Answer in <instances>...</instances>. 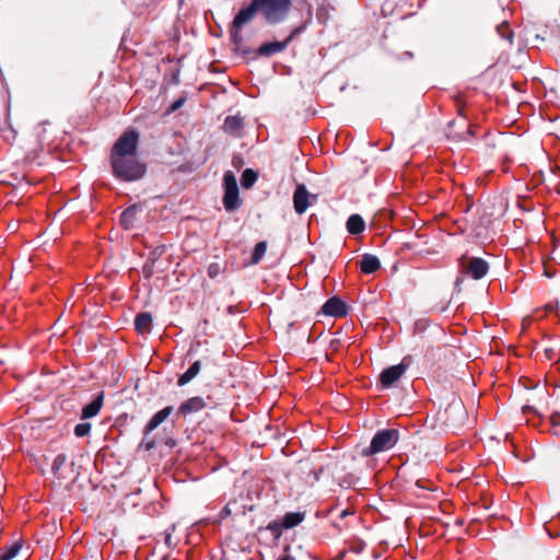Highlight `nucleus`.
I'll return each instance as SVG.
<instances>
[{
	"instance_id": "4468645a",
	"label": "nucleus",
	"mask_w": 560,
	"mask_h": 560,
	"mask_svg": "<svg viewBox=\"0 0 560 560\" xmlns=\"http://www.w3.org/2000/svg\"><path fill=\"white\" fill-rule=\"evenodd\" d=\"M173 412V407L167 406L162 410L158 411L147 423L144 428V433L149 434L153 430H155L162 422H164L167 417Z\"/></svg>"
},
{
	"instance_id": "f3484780",
	"label": "nucleus",
	"mask_w": 560,
	"mask_h": 560,
	"mask_svg": "<svg viewBox=\"0 0 560 560\" xmlns=\"http://www.w3.org/2000/svg\"><path fill=\"white\" fill-rule=\"evenodd\" d=\"M243 128V119L240 116H228L223 124V129L225 132L238 137L241 136V130Z\"/></svg>"
},
{
	"instance_id": "473e14b6",
	"label": "nucleus",
	"mask_w": 560,
	"mask_h": 560,
	"mask_svg": "<svg viewBox=\"0 0 560 560\" xmlns=\"http://www.w3.org/2000/svg\"><path fill=\"white\" fill-rule=\"evenodd\" d=\"M221 272V267L219 264L217 262H213V264H210L209 267H208V276L210 278H215L220 275Z\"/></svg>"
},
{
	"instance_id": "e433bc0d",
	"label": "nucleus",
	"mask_w": 560,
	"mask_h": 560,
	"mask_svg": "<svg viewBox=\"0 0 560 560\" xmlns=\"http://www.w3.org/2000/svg\"><path fill=\"white\" fill-rule=\"evenodd\" d=\"M550 421L553 427L560 425V412H553L550 416Z\"/></svg>"
},
{
	"instance_id": "412c9836",
	"label": "nucleus",
	"mask_w": 560,
	"mask_h": 560,
	"mask_svg": "<svg viewBox=\"0 0 560 560\" xmlns=\"http://www.w3.org/2000/svg\"><path fill=\"white\" fill-rule=\"evenodd\" d=\"M305 514L301 512H288L281 518L282 527L285 529L293 528L304 521Z\"/></svg>"
},
{
	"instance_id": "39448f33",
	"label": "nucleus",
	"mask_w": 560,
	"mask_h": 560,
	"mask_svg": "<svg viewBox=\"0 0 560 560\" xmlns=\"http://www.w3.org/2000/svg\"><path fill=\"white\" fill-rule=\"evenodd\" d=\"M223 206L226 211H234L240 207L238 187L233 172L228 171L223 175Z\"/></svg>"
},
{
	"instance_id": "a19ab883",
	"label": "nucleus",
	"mask_w": 560,
	"mask_h": 560,
	"mask_svg": "<svg viewBox=\"0 0 560 560\" xmlns=\"http://www.w3.org/2000/svg\"><path fill=\"white\" fill-rule=\"evenodd\" d=\"M349 514H351V512L349 510H343L341 513H340V518H345L347 517Z\"/></svg>"
},
{
	"instance_id": "cd10ccee",
	"label": "nucleus",
	"mask_w": 560,
	"mask_h": 560,
	"mask_svg": "<svg viewBox=\"0 0 560 560\" xmlns=\"http://www.w3.org/2000/svg\"><path fill=\"white\" fill-rule=\"evenodd\" d=\"M91 431V424L89 422H82L74 427V434L78 438L88 435Z\"/></svg>"
},
{
	"instance_id": "9b49d317",
	"label": "nucleus",
	"mask_w": 560,
	"mask_h": 560,
	"mask_svg": "<svg viewBox=\"0 0 560 560\" xmlns=\"http://www.w3.org/2000/svg\"><path fill=\"white\" fill-rule=\"evenodd\" d=\"M207 406L205 399L200 396H195L185 400L177 409V415L188 416L201 411Z\"/></svg>"
},
{
	"instance_id": "bb28decb",
	"label": "nucleus",
	"mask_w": 560,
	"mask_h": 560,
	"mask_svg": "<svg viewBox=\"0 0 560 560\" xmlns=\"http://www.w3.org/2000/svg\"><path fill=\"white\" fill-rule=\"evenodd\" d=\"M67 460V456L66 454H58L54 462H52V465H51V471L54 472L55 476L58 475L59 470L61 469V467L65 465Z\"/></svg>"
},
{
	"instance_id": "7c9ffc66",
	"label": "nucleus",
	"mask_w": 560,
	"mask_h": 560,
	"mask_svg": "<svg viewBox=\"0 0 560 560\" xmlns=\"http://www.w3.org/2000/svg\"><path fill=\"white\" fill-rule=\"evenodd\" d=\"M142 272L144 278L150 279L154 273V264L147 260L142 267Z\"/></svg>"
},
{
	"instance_id": "393cba45",
	"label": "nucleus",
	"mask_w": 560,
	"mask_h": 560,
	"mask_svg": "<svg viewBox=\"0 0 560 560\" xmlns=\"http://www.w3.org/2000/svg\"><path fill=\"white\" fill-rule=\"evenodd\" d=\"M21 548L22 544L20 541L12 544L4 553H0V560H12Z\"/></svg>"
},
{
	"instance_id": "72a5a7b5",
	"label": "nucleus",
	"mask_w": 560,
	"mask_h": 560,
	"mask_svg": "<svg viewBox=\"0 0 560 560\" xmlns=\"http://www.w3.org/2000/svg\"><path fill=\"white\" fill-rule=\"evenodd\" d=\"M429 325V322L427 319H419L415 323V332L420 334L423 332Z\"/></svg>"
},
{
	"instance_id": "4c0bfd02",
	"label": "nucleus",
	"mask_w": 560,
	"mask_h": 560,
	"mask_svg": "<svg viewBox=\"0 0 560 560\" xmlns=\"http://www.w3.org/2000/svg\"><path fill=\"white\" fill-rule=\"evenodd\" d=\"M231 513H232V511H231V509H230L229 504H226V505L222 509V511L220 512V516H221L222 518H225V517H228L229 515H231Z\"/></svg>"
},
{
	"instance_id": "20e7f679",
	"label": "nucleus",
	"mask_w": 560,
	"mask_h": 560,
	"mask_svg": "<svg viewBox=\"0 0 560 560\" xmlns=\"http://www.w3.org/2000/svg\"><path fill=\"white\" fill-rule=\"evenodd\" d=\"M139 133L135 130L124 132L115 142L110 159L137 154Z\"/></svg>"
},
{
	"instance_id": "4be33fe9",
	"label": "nucleus",
	"mask_w": 560,
	"mask_h": 560,
	"mask_svg": "<svg viewBox=\"0 0 560 560\" xmlns=\"http://www.w3.org/2000/svg\"><path fill=\"white\" fill-rule=\"evenodd\" d=\"M257 180V174L252 168H246L241 177V184L244 188H250Z\"/></svg>"
},
{
	"instance_id": "423d86ee",
	"label": "nucleus",
	"mask_w": 560,
	"mask_h": 560,
	"mask_svg": "<svg viewBox=\"0 0 560 560\" xmlns=\"http://www.w3.org/2000/svg\"><path fill=\"white\" fill-rule=\"evenodd\" d=\"M410 358L406 357L401 360V362L397 365L389 366L385 369L380 374V382L383 387L388 388L390 387L395 382H397L404 373L407 371L409 366Z\"/></svg>"
},
{
	"instance_id": "6e6552de",
	"label": "nucleus",
	"mask_w": 560,
	"mask_h": 560,
	"mask_svg": "<svg viewBox=\"0 0 560 560\" xmlns=\"http://www.w3.org/2000/svg\"><path fill=\"white\" fill-rule=\"evenodd\" d=\"M257 13H260L258 0H252L247 7L242 8L234 16L232 22L233 28H242L245 24L250 22Z\"/></svg>"
},
{
	"instance_id": "79ce46f5",
	"label": "nucleus",
	"mask_w": 560,
	"mask_h": 560,
	"mask_svg": "<svg viewBox=\"0 0 560 560\" xmlns=\"http://www.w3.org/2000/svg\"><path fill=\"white\" fill-rule=\"evenodd\" d=\"M279 560H295L294 557L290 556V555H284L283 557H281Z\"/></svg>"
},
{
	"instance_id": "f704fd0d",
	"label": "nucleus",
	"mask_w": 560,
	"mask_h": 560,
	"mask_svg": "<svg viewBox=\"0 0 560 560\" xmlns=\"http://www.w3.org/2000/svg\"><path fill=\"white\" fill-rule=\"evenodd\" d=\"M186 102V98L185 97H179L178 100H176L171 106H170V112H176Z\"/></svg>"
},
{
	"instance_id": "9d476101",
	"label": "nucleus",
	"mask_w": 560,
	"mask_h": 560,
	"mask_svg": "<svg viewBox=\"0 0 560 560\" xmlns=\"http://www.w3.org/2000/svg\"><path fill=\"white\" fill-rule=\"evenodd\" d=\"M323 313L332 317H343L347 315V304L339 298L332 296L323 305Z\"/></svg>"
},
{
	"instance_id": "c756f323",
	"label": "nucleus",
	"mask_w": 560,
	"mask_h": 560,
	"mask_svg": "<svg viewBox=\"0 0 560 560\" xmlns=\"http://www.w3.org/2000/svg\"><path fill=\"white\" fill-rule=\"evenodd\" d=\"M305 28H306L305 23L293 28L292 32L290 33V35L285 38V42L288 43V45L293 40V38L295 36L303 33L305 31Z\"/></svg>"
},
{
	"instance_id": "b1692460",
	"label": "nucleus",
	"mask_w": 560,
	"mask_h": 560,
	"mask_svg": "<svg viewBox=\"0 0 560 560\" xmlns=\"http://www.w3.org/2000/svg\"><path fill=\"white\" fill-rule=\"evenodd\" d=\"M497 32L501 38L506 39L510 44H513V32L510 28L508 22H502L497 26Z\"/></svg>"
},
{
	"instance_id": "5701e85b",
	"label": "nucleus",
	"mask_w": 560,
	"mask_h": 560,
	"mask_svg": "<svg viewBox=\"0 0 560 560\" xmlns=\"http://www.w3.org/2000/svg\"><path fill=\"white\" fill-rule=\"evenodd\" d=\"M267 250L266 242H259L255 245L253 254H252V264H258L261 258L265 256Z\"/></svg>"
},
{
	"instance_id": "f8f14e48",
	"label": "nucleus",
	"mask_w": 560,
	"mask_h": 560,
	"mask_svg": "<svg viewBox=\"0 0 560 560\" xmlns=\"http://www.w3.org/2000/svg\"><path fill=\"white\" fill-rule=\"evenodd\" d=\"M141 210V207L138 205H131L126 208L119 218V223L125 230H130L135 226L138 212Z\"/></svg>"
},
{
	"instance_id": "c85d7f7f",
	"label": "nucleus",
	"mask_w": 560,
	"mask_h": 560,
	"mask_svg": "<svg viewBox=\"0 0 560 560\" xmlns=\"http://www.w3.org/2000/svg\"><path fill=\"white\" fill-rule=\"evenodd\" d=\"M240 30L241 28H233V26L231 27V42L234 45V48L238 45L241 46L243 43V36Z\"/></svg>"
},
{
	"instance_id": "a878e982",
	"label": "nucleus",
	"mask_w": 560,
	"mask_h": 560,
	"mask_svg": "<svg viewBox=\"0 0 560 560\" xmlns=\"http://www.w3.org/2000/svg\"><path fill=\"white\" fill-rule=\"evenodd\" d=\"M266 529L269 530L275 538H279L285 527H282L281 520H275L267 525Z\"/></svg>"
},
{
	"instance_id": "aec40b11",
	"label": "nucleus",
	"mask_w": 560,
	"mask_h": 560,
	"mask_svg": "<svg viewBox=\"0 0 560 560\" xmlns=\"http://www.w3.org/2000/svg\"><path fill=\"white\" fill-rule=\"evenodd\" d=\"M365 229V222L359 214H352L347 220V230L352 235L362 233Z\"/></svg>"
},
{
	"instance_id": "2f4dec72",
	"label": "nucleus",
	"mask_w": 560,
	"mask_h": 560,
	"mask_svg": "<svg viewBox=\"0 0 560 560\" xmlns=\"http://www.w3.org/2000/svg\"><path fill=\"white\" fill-rule=\"evenodd\" d=\"M163 252H164V247H156V248H154L153 250L150 252L149 257H148V261H151V262L155 264V261L163 254Z\"/></svg>"
},
{
	"instance_id": "2eb2a0df",
	"label": "nucleus",
	"mask_w": 560,
	"mask_h": 560,
	"mask_svg": "<svg viewBox=\"0 0 560 560\" xmlns=\"http://www.w3.org/2000/svg\"><path fill=\"white\" fill-rule=\"evenodd\" d=\"M103 400H104V394L103 393L97 394V396L91 402H89L88 405H85L83 407L82 413H81V419H90V418L95 417L100 412V410L103 406Z\"/></svg>"
},
{
	"instance_id": "1a4fd4ad",
	"label": "nucleus",
	"mask_w": 560,
	"mask_h": 560,
	"mask_svg": "<svg viewBox=\"0 0 560 560\" xmlns=\"http://www.w3.org/2000/svg\"><path fill=\"white\" fill-rule=\"evenodd\" d=\"M489 264L480 257H471L464 266V271L475 280L482 279L489 272Z\"/></svg>"
},
{
	"instance_id": "f257e3e1",
	"label": "nucleus",
	"mask_w": 560,
	"mask_h": 560,
	"mask_svg": "<svg viewBox=\"0 0 560 560\" xmlns=\"http://www.w3.org/2000/svg\"><path fill=\"white\" fill-rule=\"evenodd\" d=\"M113 175L122 182H137L147 173V164L137 154L110 159Z\"/></svg>"
},
{
	"instance_id": "f03ea898",
	"label": "nucleus",
	"mask_w": 560,
	"mask_h": 560,
	"mask_svg": "<svg viewBox=\"0 0 560 560\" xmlns=\"http://www.w3.org/2000/svg\"><path fill=\"white\" fill-rule=\"evenodd\" d=\"M260 14L268 24L283 22L291 10L292 0H258Z\"/></svg>"
},
{
	"instance_id": "58836bf2",
	"label": "nucleus",
	"mask_w": 560,
	"mask_h": 560,
	"mask_svg": "<svg viewBox=\"0 0 560 560\" xmlns=\"http://www.w3.org/2000/svg\"><path fill=\"white\" fill-rule=\"evenodd\" d=\"M363 548H364V544H363L362 541H360V542L358 544V546H352V547H351V550H352L353 552H355V553H360V552L363 550Z\"/></svg>"
},
{
	"instance_id": "dca6fc26",
	"label": "nucleus",
	"mask_w": 560,
	"mask_h": 560,
	"mask_svg": "<svg viewBox=\"0 0 560 560\" xmlns=\"http://www.w3.org/2000/svg\"><path fill=\"white\" fill-rule=\"evenodd\" d=\"M381 268L380 259L372 254H364L360 261V269L363 273H373Z\"/></svg>"
},
{
	"instance_id": "7ed1b4c3",
	"label": "nucleus",
	"mask_w": 560,
	"mask_h": 560,
	"mask_svg": "<svg viewBox=\"0 0 560 560\" xmlns=\"http://www.w3.org/2000/svg\"><path fill=\"white\" fill-rule=\"evenodd\" d=\"M399 440V431L396 429H383L375 433L372 438L370 446L362 450L365 457L385 452L395 446Z\"/></svg>"
},
{
	"instance_id": "c9c22d12",
	"label": "nucleus",
	"mask_w": 560,
	"mask_h": 560,
	"mask_svg": "<svg viewBox=\"0 0 560 560\" xmlns=\"http://www.w3.org/2000/svg\"><path fill=\"white\" fill-rule=\"evenodd\" d=\"M234 50H235L237 54L243 55V56L249 55V54L252 52V49H250L249 47L245 46L243 43H242L241 47H240V45H238V46H236V47L234 48Z\"/></svg>"
},
{
	"instance_id": "6ab92c4d",
	"label": "nucleus",
	"mask_w": 560,
	"mask_h": 560,
	"mask_svg": "<svg viewBox=\"0 0 560 560\" xmlns=\"http://www.w3.org/2000/svg\"><path fill=\"white\" fill-rule=\"evenodd\" d=\"M200 370H201V362L195 361L187 369V371L178 377L177 385L184 386V385L188 384L190 381H192L199 374Z\"/></svg>"
},
{
	"instance_id": "ddd939ff",
	"label": "nucleus",
	"mask_w": 560,
	"mask_h": 560,
	"mask_svg": "<svg viewBox=\"0 0 560 560\" xmlns=\"http://www.w3.org/2000/svg\"><path fill=\"white\" fill-rule=\"evenodd\" d=\"M287 47H288V43L285 42V39L281 40V42L276 40V42L264 43L258 48L257 54L259 56L270 57L272 55L283 51Z\"/></svg>"
},
{
	"instance_id": "a211bd4d",
	"label": "nucleus",
	"mask_w": 560,
	"mask_h": 560,
	"mask_svg": "<svg viewBox=\"0 0 560 560\" xmlns=\"http://www.w3.org/2000/svg\"><path fill=\"white\" fill-rule=\"evenodd\" d=\"M152 328V315L150 313H139L135 318V329L139 334H148Z\"/></svg>"
},
{
	"instance_id": "37998d69",
	"label": "nucleus",
	"mask_w": 560,
	"mask_h": 560,
	"mask_svg": "<svg viewBox=\"0 0 560 560\" xmlns=\"http://www.w3.org/2000/svg\"><path fill=\"white\" fill-rule=\"evenodd\" d=\"M404 56H406L407 58L411 59L413 57V54L411 51H406L404 54Z\"/></svg>"
},
{
	"instance_id": "0eeeda50",
	"label": "nucleus",
	"mask_w": 560,
	"mask_h": 560,
	"mask_svg": "<svg viewBox=\"0 0 560 560\" xmlns=\"http://www.w3.org/2000/svg\"><path fill=\"white\" fill-rule=\"evenodd\" d=\"M317 200V195H311L304 184H299L293 194V206L296 213L302 214L312 202Z\"/></svg>"
},
{
	"instance_id": "ea45409f",
	"label": "nucleus",
	"mask_w": 560,
	"mask_h": 560,
	"mask_svg": "<svg viewBox=\"0 0 560 560\" xmlns=\"http://www.w3.org/2000/svg\"><path fill=\"white\" fill-rule=\"evenodd\" d=\"M323 472V468L318 470H314V479L317 481L319 479L320 474Z\"/></svg>"
}]
</instances>
